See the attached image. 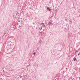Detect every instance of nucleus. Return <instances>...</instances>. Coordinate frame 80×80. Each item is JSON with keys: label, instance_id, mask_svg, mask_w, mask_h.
Here are the masks:
<instances>
[{"label": "nucleus", "instance_id": "obj_1", "mask_svg": "<svg viewBox=\"0 0 80 80\" xmlns=\"http://www.w3.org/2000/svg\"><path fill=\"white\" fill-rule=\"evenodd\" d=\"M42 25V28H44V27H45V24H44V23H42L41 24V25Z\"/></svg>", "mask_w": 80, "mask_h": 80}, {"label": "nucleus", "instance_id": "obj_2", "mask_svg": "<svg viewBox=\"0 0 80 80\" xmlns=\"http://www.w3.org/2000/svg\"><path fill=\"white\" fill-rule=\"evenodd\" d=\"M48 6H47L45 7H47V9L49 11V12H50V11H51V9H50V8L48 7H47Z\"/></svg>", "mask_w": 80, "mask_h": 80}, {"label": "nucleus", "instance_id": "obj_3", "mask_svg": "<svg viewBox=\"0 0 80 80\" xmlns=\"http://www.w3.org/2000/svg\"><path fill=\"white\" fill-rule=\"evenodd\" d=\"M48 25H52V22L49 21L48 23Z\"/></svg>", "mask_w": 80, "mask_h": 80}, {"label": "nucleus", "instance_id": "obj_4", "mask_svg": "<svg viewBox=\"0 0 80 80\" xmlns=\"http://www.w3.org/2000/svg\"><path fill=\"white\" fill-rule=\"evenodd\" d=\"M27 77V75H25L23 76V77L24 78H26V77Z\"/></svg>", "mask_w": 80, "mask_h": 80}, {"label": "nucleus", "instance_id": "obj_5", "mask_svg": "<svg viewBox=\"0 0 80 80\" xmlns=\"http://www.w3.org/2000/svg\"><path fill=\"white\" fill-rule=\"evenodd\" d=\"M39 29L40 30H42V27H40L39 28Z\"/></svg>", "mask_w": 80, "mask_h": 80}, {"label": "nucleus", "instance_id": "obj_6", "mask_svg": "<svg viewBox=\"0 0 80 80\" xmlns=\"http://www.w3.org/2000/svg\"><path fill=\"white\" fill-rule=\"evenodd\" d=\"M73 60H74V61H75V60L77 61V59H76V58L75 57L74 58Z\"/></svg>", "mask_w": 80, "mask_h": 80}, {"label": "nucleus", "instance_id": "obj_7", "mask_svg": "<svg viewBox=\"0 0 80 80\" xmlns=\"http://www.w3.org/2000/svg\"><path fill=\"white\" fill-rule=\"evenodd\" d=\"M39 43H41V42H42V40L41 39H40L39 41Z\"/></svg>", "mask_w": 80, "mask_h": 80}, {"label": "nucleus", "instance_id": "obj_8", "mask_svg": "<svg viewBox=\"0 0 80 80\" xmlns=\"http://www.w3.org/2000/svg\"><path fill=\"white\" fill-rule=\"evenodd\" d=\"M21 21H22V19L20 18L18 20V22H21Z\"/></svg>", "mask_w": 80, "mask_h": 80}, {"label": "nucleus", "instance_id": "obj_9", "mask_svg": "<svg viewBox=\"0 0 80 80\" xmlns=\"http://www.w3.org/2000/svg\"><path fill=\"white\" fill-rule=\"evenodd\" d=\"M19 28H22V26H21L20 25H19Z\"/></svg>", "mask_w": 80, "mask_h": 80}, {"label": "nucleus", "instance_id": "obj_10", "mask_svg": "<svg viewBox=\"0 0 80 80\" xmlns=\"http://www.w3.org/2000/svg\"><path fill=\"white\" fill-rule=\"evenodd\" d=\"M69 22H70L71 23H72V21H70Z\"/></svg>", "mask_w": 80, "mask_h": 80}, {"label": "nucleus", "instance_id": "obj_11", "mask_svg": "<svg viewBox=\"0 0 80 80\" xmlns=\"http://www.w3.org/2000/svg\"><path fill=\"white\" fill-rule=\"evenodd\" d=\"M35 54H36L35 52H34V53H33V54L35 55Z\"/></svg>", "mask_w": 80, "mask_h": 80}, {"label": "nucleus", "instance_id": "obj_12", "mask_svg": "<svg viewBox=\"0 0 80 80\" xmlns=\"http://www.w3.org/2000/svg\"><path fill=\"white\" fill-rule=\"evenodd\" d=\"M17 14H19V13H18V12H17Z\"/></svg>", "mask_w": 80, "mask_h": 80}, {"label": "nucleus", "instance_id": "obj_13", "mask_svg": "<svg viewBox=\"0 0 80 80\" xmlns=\"http://www.w3.org/2000/svg\"><path fill=\"white\" fill-rule=\"evenodd\" d=\"M76 52H77V53H78V50H77V51H76Z\"/></svg>", "mask_w": 80, "mask_h": 80}, {"label": "nucleus", "instance_id": "obj_14", "mask_svg": "<svg viewBox=\"0 0 80 80\" xmlns=\"http://www.w3.org/2000/svg\"><path fill=\"white\" fill-rule=\"evenodd\" d=\"M78 55H80V53L78 54Z\"/></svg>", "mask_w": 80, "mask_h": 80}, {"label": "nucleus", "instance_id": "obj_15", "mask_svg": "<svg viewBox=\"0 0 80 80\" xmlns=\"http://www.w3.org/2000/svg\"><path fill=\"white\" fill-rule=\"evenodd\" d=\"M65 20H67V19H65Z\"/></svg>", "mask_w": 80, "mask_h": 80}, {"label": "nucleus", "instance_id": "obj_16", "mask_svg": "<svg viewBox=\"0 0 80 80\" xmlns=\"http://www.w3.org/2000/svg\"><path fill=\"white\" fill-rule=\"evenodd\" d=\"M30 66V65L29 64L28 66Z\"/></svg>", "mask_w": 80, "mask_h": 80}]
</instances>
